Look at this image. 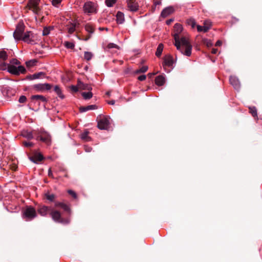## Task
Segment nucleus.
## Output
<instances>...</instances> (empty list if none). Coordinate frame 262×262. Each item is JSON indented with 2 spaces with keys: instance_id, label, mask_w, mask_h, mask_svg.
Listing matches in <instances>:
<instances>
[{
  "instance_id": "1",
  "label": "nucleus",
  "mask_w": 262,
  "mask_h": 262,
  "mask_svg": "<svg viewBox=\"0 0 262 262\" xmlns=\"http://www.w3.org/2000/svg\"><path fill=\"white\" fill-rule=\"evenodd\" d=\"M183 30L182 26L177 23L174 26L173 37L175 41L174 46L177 49L187 56H190L191 54L192 46L186 36L180 37V34Z\"/></svg>"
},
{
  "instance_id": "2",
  "label": "nucleus",
  "mask_w": 262,
  "mask_h": 262,
  "mask_svg": "<svg viewBox=\"0 0 262 262\" xmlns=\"http://www.w3.org/2000/svg\"><path fill=\"white\" fill-rule=\"evenodd\" d=\"M0 70H6L13 75L18 76L20 74H25L27 72L25 68L23 66H18L17 67L13 65L6 63L5 62H0Z\"/></svg>"
},
{
  "instance_id": "3",
  "label": "nucleus",
  "mask_w": 262,
  "mask_h": 262,
  "mask_svg": "<svg viewBox=\"0 0 262 262\" xmlns=\"http://www.w3.org/2000/svg\"><path fill=\"white\" fill-rule=\"evenodd\" d=\"M34 134L36 135V139L40 140L47 145H50L51 144V135L45 130H40L34 132Z\"/></svg>"
},
{
  "instance_id": "4",
  "label": "nucleus",
  "mask_w": 262,
  "mask_h": 262,
  "mask_svg": "<svg viewBox=\"0 0 262 262\" xmlns=\"http://www.w3.org/2000/svg\"><path fill=\"white\" fill-rule=\"evenodd\" d=\"M97 7L96 4L92 2H87L84 4L83 9L84 13L91 15L97 13Z\"/></svg>"
},
{
  "instance_id": "5",
  "label": "nucleus",
  "mask_w": 262,
  "mask_h": 262,
  "mask_svg": "<svg viewBox=\"0 0 262 262\" xmlns=\"http://www.w3.org/2000/svg\"><path fill=\"white\" fill-rule=\"evenodd\" d=\"M50 214L52 219L56 222L62 224H68L69 223V220H64L61 217V213L57 210L52 209Z\"/></svg>"
},
{
  "instance_id": "6",
  "label": "nucleus",
  "mask_w": 262,
  "mask_h": 262,
  "mask_svg": "<svg viewBox=\"0 0 262 262\" xmlns=\"http://www.w3.org/2000/svg\"><path fill=\"white\" fill-rule=\"evenodd\" d=\"M25 26L24 23L19 21L16 26V30L13 33V36L16 40H21L24 34Z\"/></svg>"
},
{
  "instance_id": "7",
  "label": "nucleus",
  "mask_w": 262,
  "mask_h": 262,
  "mask_svg": "<svg viewBox=\"0 0 262 262\" xmlns=\"http://www.w3.org/2000/svg\"><path fill=\"white\" fill-rule=\"evenodd\" d=\"M39 2V0H29L26 7L32 10L35 14H38L40 10L38 7Z\"/></svg>"
},
{
  "instance_id": "8",
  "label": "nucleus",
  "mask_w": 262,
  "mask_h": 262,
  "mask_svg": "<svg viewBox=\"0 0 262 262\" xmlns=\"http://www.w3.org/2000/svg\"><path fill=\"white\" fill-rule=\"evenodd\" d=\"M37 215L36 210L35 209L31 206L27 207L24 212V217L27 220H31Z\"/></svg>"
},
{
  "instance_id": "9",
  "label": "nucleus",
  "mask_w": 262,
  "mask_h": 262,
  "mask_svg": "<svg viewBox=\"0 0 262 262\" xmlns=\"http://www.w3.org/2000/svg\"><path fill=\"white\" fill-rule=\"evenodd\" d=\"M108 119L106 117H103L98 121V127L100 129H107L109 126Z\"/></svg>"
},
{
  "instance_id": "10",
  "label": "nucleus",
  "mask_w": 262,
  "mask_h": 262,
  "mask_svg": "<svg viewBox=\"0 0 262 262\" xmlns=\"http://www.w3.org/2000/svg\"><path fill=\"white\" fill-rule=\"evenodd\" d=\"M127 8L132 12H136L139 9V5L136 0H127Z\"/></svg>"
},
{
  "instance_id": "11",
  "label": "nucleus",
  "mask_w": 262,
  "mask_h": 262,
  "mask_svg": "<svg viewBox=\"0 0 262 262\" xmlns=\"http://www.w3.org/2000/svg\"><path fill=\"white\" fill-rule=\"evenodd\" d=\"M229 81L230 84L234 87L235 89L238 90L240 88V82L238 79L234 76L230 77Z\"/></svg>"
},
{
  "instance_id": "12",
  "label": "nucleus",
  "mask_w": 262,
  "mask_h": 262,
  "mask_svg": "<svg viewBox=\"0 0 262 262\" xmlns=\"http://www.w3.org/2000/svg\"><path fill=\"white\" fill-rule=\"evenodd\" d=\"M85 29L90 34L86 36L85 38H82V39L85 41H87L91 37V34H93L94 32L95 29L91 25L88 24L85 26Z\"/></svg>"
},
{
  "instance_id": "13",
  "label": "nucleus",
  "mask_w": 262,
  "mask_h": 262,
  "mask_svg": "<svg viewBox=\"0 0 262 262\" xmlns=\"http://www.w3.org/2000/svg\"><path fill=\"white\" fill-rule=\"evenodd\" d=\"M43 159L42 155L40 154L34 153L32 156L29 157V159L35 163L42 161Z\"/></svg>"
},
{
  "instance_id": "14",
  "label": "nucleus",
  "mask_w": 262,
  "mask_h": 262,
  "mask_svg": "<svg viewBox=\"0 0 262 262\" xmlns=\"http://www.w3.org/2000/svg\"><path fill=\"white\" fill-rule=\"evenodd\" d=\"M174 12V8L172 6H169L164 9L161 13V16L163 17H166L169 15L172 14Z\"/></svg>"
},
{
  "instance_id": "15",
  "label": "nucleus",
  "mask_w": 262,
  "mask_h": 262,
  "mask_svg": "<svg viewBox=\"0 0 262 262\" xmlns=\"http://www.w3.org/2000/svg\"><path fill=\"white\" fill-rule=\"evenodd\" d=\"M31 99L32 101H36L38 102V104H39L40 102H47V99L42 95H32L31 97Z\"/></svg>"
},
{
  "instance_id": "16",
  "label": "nucleus",
  "mask_w": 262,
  "mask_h": 262,
  "mask_svg": "<svg viewBox=\"0 0 262 262\" xmlns=\"http://www.w3.org/2000/svg\"><path fill=\"white\" fill-rule=\"evenodd\" d=\"M52 208L46 206H40L38 209V213L42 216H45L47 214L48 212H50Z\"/></svg>"
},
{
  "instance_id": "17",
  "label": "nucleus",
  "mask_w": 262,
  "mask_h": 262,
  "mask_svg": "<svg viewBox=\"0 0 262 262\" xmlns=\"http://www.w3.org/2000/svg\"><path fill=\"white\" fill-rule=\"evenodd\" d=\"M173 63V60L172 57L170 55H167L164 57V63L163 66H168V67H171Z\"/></svg>"
},
{
  "instance_id": "18",
  "label": "nucleus",
  "mask_w": 262,
  "mask_h": 262,
  "mask_svg": "<svg viewBox=\"0 0 262 262\" xmlns=\"http://www.w3.org/2000/svg\"><path fill=\"white\" fill-rule=\"evenodd\" d=\"M77 86L80 89L83 90L91 91L92 89L90 85L89 84L84 83L79 80H78L77 81Z\"/></svg>"
},
{
  "instance_id": "19",
  "label": "nucleus",
  "mask_w": 262,
  "mask_h": 262,
  "mask_svg": "<svg viewBox=\"0 0 262 262\" xmlns=\"http://www.w3.org/2000/svg\"><path fill=\"white\" fill-rule=\"evenodd\" d=\"M98 108L96 105H90L85 106H80L79 107V111L80 113H83L89 110H95Z\"/></svg>"
},
{
  "instance_id": "20",
  "label": "nucleus",
  "mask_w": 262,
  "mask_h": 262,
  "mask_svg": "<svg viewBox=\"0 0 262 262\" xmlns=\"http://www.w3.org/2000/svg\"><path fill=\"white\" fill-rule=\"evenodd\" d=\"M165 81V78L163 75L158 76L155 79V83L159 86L163 85L164 84Z\"/></svg>"
},
{
  "instance_id": "21",
  "label": "nucleus",
  "mask_w": 262,
  "mask_h": 262,
  "mask_svg": "<svg viewBox=\"0 0 262 262\" xmlns=\"http://www.w3.org/2000/svg\"><path fill=\"white\" fill-rule=\"evenodd\" d=\"M116 20L118 24H121L124 21V14L118 11L116 14Z\"/></svg>"
},
{
  "instance_id": "22",
  "label": "nucleus",
  "mask_w": 262,
  "mask_h": 262,
  "mask_svg": "<svg viewBox=\"0 0 262 262\" xmlns=\"http://www.w3.org/2000/svg\"><path fill=\"white\" fill-rule=\"evenodd\" d=\"M37 130H33L32 132H25L23 133V135L24 137L27 138L29 140H31L34 138V137H36V135L34 134V132H37Z\"/></svg>"
},
{
  "instance_id": "23",
  "label": "nucleus",
  "mask_w": 262,
  "mask_h": 262,
  "mask_svg": "<svg viewBox=\"0 0 262 262\" xmlns=\"http://www.w3.org/2000/svg\"><path fill=\"white\" fill-rule=\"evenodd\" d=\"M55 206L56 207H60L62 208L64 211H66L68 212H70V209L69 207V206L63 203L56 202L55 204Z\"/></svg>"
},
{
  "instance_id": "24",
  "label": "nucleus",
  "mask_w": 262,
  "mask_h": 262,
  "mask_svg": "<svg viewBox=\"0 0 262 262\" xmlns=\"http://www.w3.org/2000/svg\"><path fill=\"white\" fill-rule=\"evenodd\" d=\"M8 57L7 52L4 50L0 51V62H5Z\"/></svg>"
},
{
  "instance_id": "25",
  "label": "nucleus",
  "mask_w": 262,
  "mask_h": 262,
  "mask_svg": "<svg viewBox=\"0 0 262 262\" xmlns=\"http://www.w3.org/2000/svg\"><path fill=\"white\" fill-rule=\"evenodd\" d=\"M31 35V32L28 31L25 33L23 35L21 40L25 42H27L29 43H31L30 41V36Z\"/></svg>"
},
{
  "instance_id": "26",
  "label": "nucleus",
  "mask_w": 262,
  "mask_h": 262,
  "mask_svg": "<svg viewBox=\"0 0 262 262\" xmlns=\"http://www.w3.org/2000/svg\"><path fill=\"white\" fill-rule=\"evenodd\" d=\"M45 198L51 202H54L56 195L53 193L47 192L45 194Z\"/></svg>"
},
{
  "instance_id": "27",
  "label": "nucleus",
  "mask_w": 262,
  "mask_h": 262,
  "mask_svg": "<svg viewBox=\"0 0 262 262\" xmlns=\"http://www.w3.org/2000/svg\"><path fill=\"white\" fill-rule=\"evenodd\" d=\"M249 112L255 118L258 119L257 109L255 106L249 107Z\"/></svg>"
},
{
  "instance_id": "28",
  "label": "nucleus",
  "mask_w": 262,
  "mask_h": 262,
  "mask_svg": "<svg viewBox=\"0 0 262 262\" xmlns=\"http://www.w3.org/2000/svg\"><path fill=\"white\" fill-rule=\"evenodd\" d=\"M44 86H45V83L44 84L39 83V84H34L33 86V88L36 91L42 92V91H45Z\"/></svg>"
},
{
  "instance_id": "29",
  "label": "nucleus",
  "mask_w": 262,
  "mask_h": 262,
  "mask_svg": "<svg viewBox=\"0 0 262 262\" xmlns=\"http://www.w3.org/2000/svg\"><path fill=\"white\" fill-rule=\"evenodd\" d=\"M54 91L56 92L57 95L61 99L64 98V95L62 94L61 90L58 85H56L54 89Z\"/></svg>"
},
{
  "instance_id": "30",
  "label": "nucleus",
  "mask_w": 262,
  "mask_h": 262,
  "mask_svg": "<svg viewBox=\"0 0 262 262\" xmlns=\"http://www.w3.org/2000/svg\"><path fill=\"white\" fill-rule=\"evenodd\" d=\"M163 50V45L162 43H160L158 46V48L157 49V51L156 52V55L158 57H160V56L162 54Z\"/></svg>"
},
{
  "instance_id": "31",
  "label": "nucleus",
  "mask_w": 262,
  "mask_h": 262,
  "mask_svg": "<svg viewBox=\"0 0 262 262\" xmlns=\"http://www.w3.org/2000/svg\"><path fill=\"white\" fill-rule=\"evenodd\" d=\"M37 62V60L35 59H33L26 62V66L28 68H31L34 66L36 63Z\"/></svg>"
},
{
  "instance_id": "32",
  "label": "nucleus",
  "mask_w": 262,
  "mask_h": 262,
  "mask_svg": "<svg viewBox=\"0 0 262 262\" xmlns=\"http://www.w3.org/2000/svg\"><path fill=\"white\" fill-rule=\"evenodd\" d=\"M76 24H71L70 26H68V31L69 34H72L75 31L76 27Z\"/></svg>"
},
{
  "instance_id": "33",
  "label": "nucleus",
  "mask_w": 262,
  "mask_h": 262,
  "mask_svg": "<svg viewBox=\"0 0 262 262\" xmlns=\"http://www.w3.org/2000/svg\"><path fill=\"white\" fill-rule=\"evenodd\" d=\"M93 56V54L90 52H84V59L87 61L90 60Z\"/></svg>"
},
{
  "instance_id": "34",
  "label": "nucleus",
  "mask_w": 262,
  "mask_h": 262,
  "mask_svg": "<svg viewBox=\"0 0 262 262\" xmlns=\"http://www.w3.org/2000/svg\"><path fill=\"white\" fill-rule=\"evenodd\" d=\"M202 43L206 45L207 47H210L212 46V43L211 41L207 38H202Z\"/></svg>"
},
{
  "instance_id": "35",
  "label": "nucleus",
  "mask_w": 262,
  "mask_h": 262,
  "mask_svg": "<svg viewBox=\"0 0 262 262\" xmlns=\"http://www.w3.org/2000/svg\"><path fill=\"white\" fill-rule=\"evenodd\" d=\"M82 96H83V97L86 99V100H88V99H90V98H91L93 96V94L92 92H83L82 93Z\"/></svg>"
},
{
  "instance_id": "36",
  "label": "nucleus",
  "mask_w": 262,
  "mask_h": 262,
  "mask_svg": "<svg viewBox=\"0 0 262 262\" xmlns=\"http://www.w3.org/2000/svg\"><path fill=\"white\" fill-rule=\"evenodd\" d=\"M89 132H84L81 135V139L85 140V141H89L90 139V137L88 136Z\"/></svg>"
},
{
  "instance_id": "37",
  "label": "nucleus",
  "mask_w": 262,
  "mask_h": 262,
  "mask_svg": "<svg viewBox=\"0 0 262 262\" xmlns=\"http://www.w3.org/2000/svg\"><path fill=\"white\" fill-rule=\"evenodd\" d=\"M188 25L191 26L192 28H194L195 25V21L193 18H190L186 20Z\"/></svg>"
},
{
  "instance_id": "38",
  "label": "nucleus",
  "mask_w": 262,
  "mask_h": 262,
  "mask_svg": "<svg viewBox=\"0 0 262 262\" xmlns=\"http://www.w3.org/2000/svg\"><path fill=\"white\" fill-rule=\"evenodd\" d=\"M45 75V73L43 72H38L37 73H35L32 75L33 77L32 78L35 79H38L40 78L42 76H44Z\"/></svg>"
},
{
  "instance_id": "39",
  "label": "nucleus",
  "mask_w": 262,
  "mask_h": 262,
  "mask_svg": "<svg viewBox=\"0 0 262 262\" xmlns=\"http://www.w3.org/2000/svg\"><path fill=\"white\" fill-rule=\"evenodd\" d=\"M105 3L107 6L111 7L116 3V0H105Z\"/></svg>"
},
{
  "instance_id": "40",
  "label": "nucleus",
  "mask_w": 262,
  "mask_h": 262,
  "mask_svg": "<svg viewBox=\"0 0 262 262\" xmlns=\"http://www.w3.org/2000/svg\"><path fill=\"white\" fill-rule=\"evenodd\" d=\"M10 65H13L15 66V65H19L20 62L16 58H12L10 60Z\"/></svg>"
},
{
  "instance_id": "41",
  "label": "nucleus",
  "mask_w": 262,
  "mask_h": 262,
  "mask_svg": "<svg viewBox=\"0 0 262 262\" xmlns=\"http://www.w3.org/2000/svg\"><path fill=\"white\" fill-rule=\"evenodd\" d=\"M64 46L66 48L71 49H73L75 47V45L73 43L69 41L64 42Z\"/></svg>"
},
{
  "instance_id": "42",
  "label": "nucleus",
  "mask_w": 262,
  "mask_h": 262,
  "mask_svg": "<svg viewBox=\"0 0 262 262\" xmlns=\"http://www.w3.org/2000/svg\"><path fill=\"white\" fill-rule=\"evenodd\" d=\"M52 29V28H50V27L44 28L43 31H42V35H43V36L48 35L50 33V30Z\"/></svg>"
},
{
  "instance_id": "43",
  "label": "nucleus",
  "mask_w": 262,
  "mask_h": 262,
  "mask_svg": "<svg viewBox=\"0 0 262 262\" xmlns=\"http://www.w3.org/2000/svg\"><path fill=\"white\" fill-rule=\"evenodd\" d=\"M23 145L25 147H30L33 146L34 144L33 142L24 141L23 142Z\"/></svg>"
},
{
  "instance_id": "44",
  "label": "nucleus",
  "mask_w": 262,
  "mask_h": 262,
  "mask_svg": "<svg viewBox=\"0 0 262 262\" xmlns=\"http://www.w3.org/2000/svg\"><path fill=\"white\" fill-rule=\"evenodd\" d=\"M68 193H69L70 195H71V196H72L74 199H77V195L75 191H73V190H69L68 191Z\"/></svg>"
},
{
  "instance_id": "45",
  "label": "nucleus",
  "mask_w": 262,
  "mask_h": 262,
  "mask_svg": "<svg viewBox=\"0 0 262 262\" xmlns=\"http://www.w3.org/2000/svg\"><path fill=\"white\" fill-rule=\"evenodd\" d=\"M107 48H109V49H112V48H117V49H119V47L118 45L114 43H110L107 45Z\"/></svg>"
},
{
  "instance_id": "46",
  "label": "nucleus",
  "mask_w": 262,
  "mask_h": 262,
  "mask_svg": "<svg viewBox=\"0 0 262 262\" xmlns=\"http://www.w3.org/2000/svg\"><path fill=\"white\" fill-rule=\"evenodd\" d=\"M62 0H52V5L55 7H58Z\"/></svg>"
},
{
  "instance_id": "47",
  "label": "nucleus",
  "mask_w": 262,
  "mask_h": 262,
  "mask_svg": "<svg viewBox=\"0 0 262 262\" xmlns=\"http://www.w3.org/2000/svg\"><path fill=\"white\" fill-rule=\"evenodd\" d=\"M27 100V98L25 96H21L18 100L19 103H25Z\"/></svg>"
},
{
  "instance_id": "48",
  "label": "nucleus",
  "mask_w": 262,
  "mask_h": 262,
  "mask_svg": "<svg viewBox=\"0 0 262 262\" xmlns=\"http://www.w3.org/2000/svg\"><path fill=\"white\" fill-rule=\"evenodd\" d=\"M70 88H71V90L73 92H75V93L78 92V89H79L77 85V86L72 85V86H71Z\"/></svg>"
},
{
  "instance_id": "49",
  "label": "nucleus",
  "mask_w": 262,
  "mask_h": 262,
  "mask_svg": "<svg viewBox=\"0 0 262 262\" xmlns=\"http://www.w3.org/2000/svg\"><path fill=\"white\" fill-rule=\"evenodd\" d=\"M207 23L206 22L204 23V26L203 27V31L204 32H207L208 30L210 29V26H206Z\"/></svg>"
},
{
  "instance_id": "50",
  "label": "nucleus",
  "mask_w": 262,
  "mask_h": 262,
  "mask_svg": "<svg viewBox=\"0 0 262 262\" xmlns=\"http://www.w3.org/2000/svg\"><path fill=\"white\" fill-rule=\"evenodd\" d=\"M147 66H143L140 69V72L141 73H145L147 71Z\"/></svg>"
},
{
  "instance_id": "51",
  "label": "nucleus",
  "mask_w": 262,
  "mask_h": 262,
  "mask_svg": "<svg viewBox=\"0 0 262 262\" xmlns=\"http://www.w3.org/2000/svg\"><path fill=\"white\" fill-rule=\"evenodd\" d=\"M52 85L49 83H45L44 89L45 90H49L51 89Z\"/></svg>"
},
{
  "instance_id": "52",
  "label": "nucleus",
  "mask_w": 262,
  "mask_h": 262,
  "mask_svg": "<svg viewBox=\"0 0 262 262\" xmlns=\"http://www.w3.org/2000/svg\"><path fill=\"white\" fill-rule=\"evenodd\" d=\"M146 76L145 75H142L138 77V79L140 81H143L146 79Z\"/></svg>"
},
{
  "instance_id": "53",
  "label": "nucleus",
  "mask_w": 262,
  "mask_h": 262,
  "mask_svg": "<svg viewBox=\"0 0 262 262\" xmlns=\"http://www.w3.org/2000/svg\"><path fill=\"white\" fill-rule=\"evenodd\" d=\"M31 36H30V41H31V43L32 42H34L35 41V36H34V34L31 32Z\"/></svg>"
},
{
  "instance_id": "54",
  "label": "nucleus",
  "mask_w": 262,
  "mask_h": 262,
  "mask_svg": "<svg viewBox=\"0 0 262 262\" xmlns=\"http://www.w3.org/2000/svg\"><path fill=\"white\" fill-rule=\"evenodd\" d=\"M48 176L49 177H51V178H53V173H52V170L51 169V168H50L49 169V171H48Z\"/></svg>"
},
{
  "instance_id": "55",
  "label": "nucleus",
  "mask_w": 262,
  "mask_h": 262,
  "mask_svg": "<svg viewBox=\"0 0 262 262\" xmlns=\"http://www.w3.org/2000/svg\"><path fill=\"white\" fill-rule=\"evenodd\" d=\"M173 21V19L171 18V19H169L168 20H166V24L167 25H169L170 24H171V23H172Z\"/></svg>"
},
{
  "instance_id": "56",
  "label": "nucleus",
  "mask_w": 262,
  "mask_h": 262,
  "mask_svg": "<svg viewBox=\"0 0 262 262\" xmlns=\"http://www.w3.org/2000/svg\"><path fill=\"white\" fill-rule=\"evenodd\" d=\"M197 30L199 32H202L203 31V27L201 26L200 25H197Z\"/></svg>"
},
{
  "instance_id": "57",
  "label": "nucleus",
  "mask_w": 262,
  "mask_h": 262,
  "mask_svg": "<svg viewBox=\"0 0 262 262\" xmlns=\"http://www.w3.org/2000/svg\"><path fill=\"white\" fill-rule=\"evenodd\" d=\"M161 4V2L160 0L155 1L154 2V4L155 5H160Z\"/></svg>"
},
{
  "instance_id": "58",
  "label": "nucleus",
  "mask_w": 262,
  "mask_h": 262,
  "mask_svg": "<svg viewBox=\"0 0 262 262\" xmlns=\"http://www.w3.org/2000/svg\"><path fill=\"white\" fill-rule=\"evenodd\" d=\"M222 42L221 40H218L215 43L216 46H220L222 45Z\"/></svg>"
},
{
  "instance_id": "59",
  "label": "nucleus",
  "mask_w": 262,
  "mask_h": 262,
  "mask_svg": "<svg viewBox=\"0 0 262 262\" xmlns=\"http://www.w3.org/2000/svg\"><path fill=\"white\" fill-rule=\"evenodd\" d=\"M217 52V50L216 49H212V51H211V53L212 54H216Z\"/></svg>"
},
{
  "instance_id": "60",
  "label": "nucleus",
  "mask_w": 262,
  "mask_h": 262,
  "mask_svg": "<svg viewBox=\"0 0 262 262\" xmlns=\"http://www.w3.org/2000/svg\"><path fill=\"white\" fill-rule=\"evenodd\" d=\"M115 101L114 100H112L108 102V103L111 105H114L115 104Z\"/></svg>"
},
{
  "instance_id": "61",
  "label": "nucleus",
  "mask_w": 262,
  "mask_h": 262,
  "mask_svg": "<svg viewBox=\"0 0 262 262\" xmlns=\"http://www.w3.org/2000/svg\"><path fill=\"white\" fill-rule=\"evenodd\" d=\"M32 75H28L27 76V78L30 80L34 79V78H32Z\"/></svg>"
},
{
  "instance_id": "62",
  "label": "nucleus",
  "mask_w": 262,
  "mask_h": 262,
  "mask_svg": "<svg viewBox=\"0 0 262 262\" xmlns=\"http://www.w3.org/2000/svg\"><path fill=\"white\" fill-rule=\"evenodd\" d=\"M155 74V73H149L148 74V76H149V78H151L152 76L154 75Z\"/></svg>"
},
{
  "instance_id": "63",
  "label": "nucleus",
  "mask_w": 262,
  "mask_h": 262,
  "mask_svg": "<svg viewBox=\"0 0 262 262\" xmlns=\"http://www.w3.org/2000/svg\"><path fill=\"white\" fill-rule=\"evenodd\" d=\"M64 172H65L66 173H65V174H64V176L66 178H69V175H68V173H67V171H64Z\"/></svg>"
},
{
  "instance_id": "64",
  "label": "nucleus",
  "mask_w": 262,
  "mask_h": 262,
  "mask_svg": "<svg viewBox=\"0 0 262 262\" xmlns=\"http://www.w3.org/2000/svg\"><path fill=\"white\" fill-rule=\"evenodd\" d=\"M60 171L64 172V171H66V170L64 168H63V167H60Z\"/></svg>"
}]
</instances>
